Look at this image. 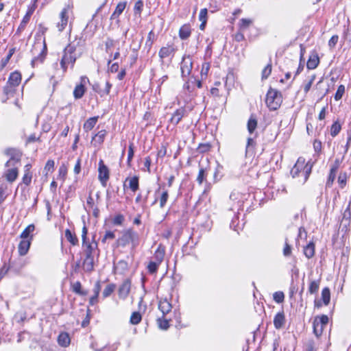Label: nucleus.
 <instances>
[{"instance_id":"1","label":"nucleus","mask_w":351,"mask_h":351,"mask_svg":"<svg viewBox=\"0 0 351 351\" xmlns=\"http://www.w3.org/2000/svg\"><path fill=\"white\" fill-rule=\"evenodd\" d=\"M84 40L82 38H75L64 48L60 61V66L64 71H66L69 64L71 67H73L77 58L82 54V50L80 47L84 45Z\"/></svg>"},{"instance_id":"2","label":"nucleus","mask_w":351,"mask_h":351,"mask_svg":"<svg viewBox=\"0 0 351 351\" xmlns=\"http://www.w3.org/2000/svg\"><path fill=\"white\" fill-rule=\"evenodd\" d=\"M311 165L308 163L305 164V159L300 157L293 167L291 170V175L293 178L303 177L302 182L304 183L308 180L309 175L311 172Z\"/></svg>"},{"instance_id":"3","label":"nucleus","mask_w":351,"mask_h":351,"mask_svg":"<svg viewBox=\"0 0 351 351\" xmlns=\"http://www.w3.org/2000/svg\"><path fill=\"white\" fill-rule=\"evenodd\" d=\"M117 243L119 245L125 247L131 243L133 248L136 247L139 243V235L132 228H129L123 231L121 237H120Z\"/></svg>"},{"instance_id":"4","label":"nucleus","mask_w":351,"mask_h":351,"mask_svg":"<svg viewBox=\"0 0 351 351\" xmlns=\"http://www.w3.org/2000/svg\"><path fill=\"white\" fill-rule=\"evenodd\" d=\"M282 102V96L280 91L270 88L266 95L265 103L270 110H278Z\"/></svg>"},{"instance_id":"5","label":"nucleus","mask_w":351,"mask_h":351,"mask_svg":"<svg viewBox=\"0 0 351 351\" xmlns=\"http://www.w3.org/2000/svg\"><path fill=\"white\" fill-rule=\"evenodd\" d=\"M5 154L10 157L9 160L5 163L6 167L12 166H18L20 165L22 153L14 148H9L5 150Z\"/></svg>"},{"instance_id":"6","label":"nucleus","mask_w":351,"mask_h":351,"mask_svg":"<svg viewBox=\"0 0 351 351\" xmlns=\"http://www.w3.org/2000/svg\"><path fill=\"white\" fill-rule=\"evenodd\" d=\"M98 165V179L101 185L105 187L106 186L107 182L110 178V171L108 167L104 164L103 160H100L99 161Z\"/></svg>"},{"instance_id":"7","label":"nucleus","mask_w":351,"mask_h":351,"mask_svg":"<svg viewBox=\"0 0 351 351\" xmlns=\"http://www.w3.org/2000/svg\"><path fill=\"white\" fill-rule=\"evenodd\" d=\"M37 49H40V52L39 53L38 56H36L32 60V65H34V64L36 61L39 60L40 62H43L45 58V53L47 51V46H46L45 39L42 42L37 41L34 43V45L33 46V51L37 50Z\"/></svg>"},{"instance_id":"8","label":"nucleus","mask_w":351,"mask_h":351,"mask_svg":"<svg viewBox=\"0 0 351 351\" xmlns=\"http://www.w3.org/2000/svg\"><path fill=\"white\" fill-rule=\"evenodd\" d=\"M193 68L192 58L190 56H184L181 62V72L182 77L189 76Z\"/></svg>"},{"instance_id":"9","label":"nucleus","mask_w":351,"mask_h":351,"mask_svg":"<svg viewBox=\"0 0 351 351\" xmlns=\"http://www.w3.org/2000/svg\"><path fill=\"white\" fill-rule=\"evenodd\" d=\"M111 87L112 84L108 81L105 82L103 87L99 83H95L93 85V90L97 93L101 97L108 95Z\"/></svg>"},{"instance_id":"10","label":"nucleus","mask_w":351,"mask_h":351,"mask_svg":"<svg viewBox=\"0 0 351 351\" xmlns=\"http://www.w3.org/2000/svg\"><path fill=\"white\" fill-rule=\"evenodd\" d=\"M131 288V281L129 279H125L119 288L118 293L120 298L125 299Z\"/></svg>"},{"instance_id":"11","label":"nucleus","mask_w":351,"mask_h":351,"mask_svg":"<svg viewBox=\"0 0 351 351\" xmlns=\"http://www.w3.org/2000/svg\"><path fill=\"white\" fill-rule=\"evenodd\" d=\"M60 21L57 23V27L60 32L63 31L68 23L69 19V10L68 8H64L60 14Z\"/></svg>"},{"instance_id":"12","label":"nucleus","mask_w":351,"mask_h":351,"mask_svg":"<svg viewBox=\"0 0 351 351\" xmlns=\"http://www.w3.org/2000/svg\"><path fill=\"white\" fill-rule=\"evenodd\" d=\"M186 109L183 107L177 109L172 114L170 119V123L174 125H176L185 116Z\"/></svg>"},{"instance_id":"13","label":"nucleus","mask_w":351,"mask_h":351,"mask_svg":"<svg viewBox=\"0 0 351 351\" xmlns=\"http://www.w3.org/2000/svg\"><path fill=\"white\" fill-rule=\"evenodd\" d=\"M84 247V254L85 257H94V254L97 249V243L95 241L92 243H85Z\"/></svg>"},{"instance_id":"14","label":"nucleus","mask_w":351,"mask_h":351,"mask_svg":"<svg viewBox=\"0 0 351 351\" xmlns=\"http://www.w3.org/2000/svg\"><path fill=\"white\" fill-rule=\"evenodd\" d=\"M175 51L176 49L173 46L167 45L166 47H162L160 49L158 52V56L161 61L162 62L165 58L170 57L171 56H173L174 55Z\"/></svg>"},{"instance_id":"15","label":"nucleus","mask_w":351,"mask_h":351,"mask_svg":"<svg viewBox=\"0 0 351 351\" xmlns=\"http://www.w3.org/2000/svg\"><path fill=\"white\" fill-rule=\"evenodd\" d=\"M286 319L284 311L278 312L274 317V325L276 329L282 328L285 324Z\"/></svg>"},{"instance_id":"16","label":"nucleus","mask_w":351,"mask_h":351,"mask_svg":"<svg viewBox=\"0 0 351 351\" xmlns=\"http://www.w3.org/2000/svg\"><path fill=\"white\" fill-rule=\"evenodd\" d=\"M18 166H12L5 172V177L10 182H13L18 177Z\"/></svg>"},{"instance_id":"17","label":"nucleus","mask_w":351,"mask_h":351,"mask_svg":"<svg viewBox=\"0 0 351 351\" xmlns=\"http://www.w3.org/2000/svg\"><path fill=\"white\" fill-rule=\"evenodd\" d=\"M31 245V238L29 239H22L18 247V252L20 256H25L29 251Z\"/></svg>"},{"instance_id":"18","label":"nucleus","mask_w":351,"mask_h":351,"mask_svg":"<svg viewBox=\"0 0 351 351\" xmlns=\"http://www.w3.org/2000/svg\"><path fill=\"white\" fill-rule=\"evenodd\" d=\"M88 79L86 77H82V83H84ZM85 93V88L82 84L77 85L73 90V96L76 99L82 98Z\"/></svg>"},{"instance_id":"19","label":"nucleus","mask_w":351,"mask_h":351,"mask_svg":"<svg viewBox=\"0 0 351 351\" xmlns=\"http://www.w3.org/2000/svg\"><path fill=\"white\" fill-rule=\"evenodd\" d=\"M25 262L22 259H18L12 261L10 264V270L14 274H19L22 269L25 267Z\"/></svg>"},{"instance_id":"20","label":"nucleus","mask_w":351,"mask_h":351,"mask_svg":"<svg viewBox=\"0 0 351 351\" xmlns=\"http://www.w3.org/2000/svg\"><path fill=\"white\" fill-rule=\"evenodd\" d=\"M21 82V75L18 71H14L10 73L8 84H10L11 86L16 87L19 85Z\"/></svg>"},{"instance_id":"21","label":"nucleus","mask_w":351,"mask_h":351,"mask_svg":"<svg viewBox=\"0 0 351 351\" xmlns=\"http://www.w3.org/2000/svg\"><path fill=\"white\" fill-rule=\"evenodd\" d=\"M94 257H85L82 263V269L85 272L90 273L94 270Z\"/></svg>"},{"instance_id":"22","label":"nucleus","mask_w":351,"mask_h":351,"mask_svg":"<svg viewBox=\"0 0 351 351\" xmlns=\"http://www.w3.org/2000/svg\"><path fill=\"white\" fill-rule=\"evenodd\" d=\"M191 34V27L189 23L183 25L179 30V37L182 40H186Z\"/></svg>"},{"instance_id":"23","label":"nucleus","mask_w":351,"mask_h":351,"mask_svg":"<svg viewBox=\"0 0 351 351\" xmlns=\"http://www.w3.org/2000/svg\"><path fill=\"white\" fill-rule=\"evenodd\" d=\"M107 132L105 130L99 131L92 138V143L94 146H97L103 143Z\"/></svg>"},{"instance_id":"24","label":"nucleus","mask_w":351,"mask_h":351,"mask_svg":"<svg viewBox=\"0 0 351 351\" xmlns=\"http://www.w3.org/2000/svg\"><path fill=\"white\" fill-rule=\"evenodd\" d=\"M171 308L172 306L171 303L167 299L159 302L158 308L162 313L163 317L171 311Z\"/></svg>"},{"instance_id":"25","label":"nucleus","mask_w":351,"mask_h":351,"mask_svg":"<svg viewBox=\"0 0 351 351\" xmlns=\"http://www.w3.org/2000/svg\"><path fill=\"white\" fill-rule=\"evenodd\" d=\"M58 342L60 346L66 347L70 344V337L66 332H62L58 337Z\"/></svg>"},{"instance_id":"26","label":"nucleus","mask_w":351,"mask_h":351,"mask_svg":"<svg viewBox=\"0 0 351 351\" xmlns=\"http://www.w3.org/2000/svg\"><path fill=\"white\" fill-rule=\"evenodd\" d=\"M319 62L317 55L311 56L307 61L306 66L308 69H315Z\"/></svg>"},{"instance_id":"27","label":"nucleus","mask_w":351,"mask_h":351,"mask_svg":"<svg viewBox=\"0 0 351 351\" xmlns=\"http://www.w3.org/2000/svg\"><path fill=\"white\" fill-rule=\"evenodd\" d=\"M126 6V2H120L117 4L116 9L114 12L112 13V14L110 16V19H114L116 18H118L119 15L123 12V11L125 10Z\"/></svg>"},{"instance_id":"28","label":"nucleus","mask_w":351,"mask_h":351,"mask_svg":"<svg viewBox=\"0 0 351 351\" xmlns=\"http://www.w3.org/2000/svg\"><path fill=\"white\" fill-rule=\"evenodd\" d=\"M34 229H35V226L34 224L29 225L27 227H26V228L21 234V236H20L21 238L22 239H25V240L29 239L30 238L32 239V236H31L30 234L34 231Z\"/></svg>"},{"instance_id":"29","label":"nucleus","mask_w":351,"mask_h":351,"mask_svg":"<svg viewBox=\"0 0 351 351\" xmlns=\"http://www.w3.org/2000/svg\"><path fill=\"white\" fill-rule=\"evenodd\" d=\"M304 254L306 258H311L315 254V245L313 243H309L304 248Z\"/></svg>"},{"instance_id":"30","label":"nucleus","mask_w":351,"mask_h":351,"mask_svg":"<svg viewBox=\"0 0 351 351\" xmlns=\"http://www.w3.org/2000/svg\"><path fill=\"white\" fill-rule=\"evenodd\" d=\"M65 237L66 240L73 245H76L78 244V239L76 235L72 233L71 231L69 229L65 230Z\"/></svg>"},{"instance_id":"31","label":"nucleus","mask_w":351,"mask_h":351,"mask_svg":"<svg viewBox=\"0 0 351 351\" xmlns=\"http://www.w3.org/2000/svg\"><path fill=\"white\" fill-rule=\"evenodd\" d=\"M199 170L197 177V181L199 183V184H202L204 180L206 177L207 168L204 167L201 163H199Z\"/></svg>"},{"instance_id":"32","label":"nucleus","mask_w":351,"mask_h":351,"mask_svg":"<svg viewBox=\"0 0 351 351\" xmlns=\"http://www.w3.org/2000/svg\"><path fill=\"white\" fill-rule=\"evenodd\" d=\"M97 121V117H94L89 118L84 124V129L86 131H90L91 130L95 125H96Z\"/></svg>"},{"instance_id":"33","label":"nucleus","mask_w":351,"mask_h":351,"mask_svg":"<svg viewBox=\"0 0 351 351\" xmlns=\"http://www.w3.org/2000/svg\"><path fill=\"white\" fill-rule=\"evenodd\" d=\"M126 180L129 181V187L133 192H135L138 189V178L137 176H134L130 179L127 178Z\"/></svg>"},{"instance_id":"34","label":"nucleus","mask_w":351,"mask_h":351,"mask_svg":"<svg viewBox=\"0 0 351 351\" xmlns=\"http://www.w3.org/2000/svg\"><path fill=\"white\" fill-rule=\"evenodd\" d=\"M322 299L324 304L327 306L330 303V291L329 288L325 287L322 291Z\"/></svg>"},{"instance_id":"35","label":"nucleus","mask_w":351,"mask_h":351,"mask_svg":"<svg viewBox=\"0 0 351 351\" xmlns=\"http://www.w3.org/2000/svg\"><path fill=\"white\" fill-rule=\"evenodd\" d=\"M15 51H16V49L14 47L11 48L9 50V52H8V55L6 56V57H5L4 58H3L1 60V64H0L1 69H3L7 65V64L9 62L10 58H12L13 54L15 53Z\"/></svg>"},{"instance_id":"36","label":"nucleus","mask_w":351,"mask_h":351,"mask_svg":"<svg viewBox=\"0 0 351 351\" xmlns=\"http://www.w3.org/2000/svg\"><path fill=\"white\" fill-rule=\"evenodd\" d=\"M313 333L317 337H319L322 335L325 326L319 324L317 322L313 321Z\"/></svg>"},{"instance_id":"37","label":"nucleus","mask_w":351,"mask_h":351,"mask_svg":"<svg viewBox=\"0 0 351 351\" xmlns=\"http://www.w3.org/2000/svg\"><path fill=\"white\" fill-rule=\"evenodd\" d=\"M116 285L113 283L108 284L104 289L102 295L104 298L109 297L115 290Z\"/></svg>"},{"instance_id":"38","label":"nucleus","mask_w":351,"mask_h":351,"mask_svg":"<svg viewBox=\"0 0 351 351\" xmlns=\"http://www.w3.org/2000/svg\"><path fill=\"white\" fill-rule=\"evenodd\" d=\"M141 314L139 312H134L131 315L130 322L132 325H136L141 322Z\"/></svg>"},{"instance_id":"39","label":"nucleus","mask_w":351,"mask_h":351,"mask_svg":"<svg viewBox=\"0 0 351 351\" xmlns=\"http://www.w3.org/2000/svg\"><path fill=\"white\" fill-rule=\"evenodd\" d=\"M319 288V280H313L310 282L308 292L310 294L316 293Z\"/></svg>"},{"instance_id":"40","label":"nucleus","mask_w":351,"mask_h":351,"mask_svg":"<svg viewBox=\"0 0 351 351\" xmlns=\"http://www.w3.org/2000/svg\"><path fill=\"white\" fill-rule=\"evenodd\" d=\"M252 23V20L250 19H241L240 20L239 26L241 31H244L249 27Z\"/></svg>"},{"instance_id":"41","label":"nucleus","mask_w":351,"mask_h":351,"mask_svg":"<svg viewBox=\"0 0 351 351\" xmlns=\"http://www.w3.org/2000/svg\"><path fill=\"white\" fill-rule=\"evenodd\" d=\"M257 127V121L256 119L251 117L247 121V130L250 134L253 133L255 129Z\"/></svg>"},{"instance_id":"42","label":"nucleus","mask_w":351,"mask_h":351,"mask_svg":"<svg viewBox=\"0 0 351 351\" xmlns=\"http://www.w3.org/2000/svg\"><path fill=\"white\" fill-rule=\"evenodd\" d=\"M164 256H165L164 250L158 249L154 253V258L155 259L154 261L160 264L164 258Z\"/></svg>"},{"instance_id":"43","label":"nucleus","mask_w":351,"mask_h":351,"mask_svg":"<svg viewBox=\"0 0 351 351\" xmlns=\"http://www.w3.org/2000/svg\"><path fill=\"white\" fill-rule=\"evenodd\" d=\"M271 69V63L269 62L262 71V80H265L270 75Z\"/></svg>"},{"instance_id":"44","label":"nucleus","mask_w":351,"mask_h":351,"mask_svg":"<svg viewBox=\"0 0 351 351\" xmlns=\"http://www.w3.org/2000/svg\"><path fill=\"white\" fill-rule=\"evenodd\" d=\"M168 198H169L168 191L167 190L162 191V193L159 198L160 208H163L165 206Z\"/></svg>"},{"instance_id":"45","label":"nucleus","mask_w":351,"mask_h":351,"mask_svg":"<svg viewBox=\"0 0 351 351\" xmlns=\"http://www.w3.org/2000/svg\"><path fill=\"white\" fill-rule=\"evenodd\" d=\"M347 174L346 172H341L338 177V183L341 188H343L346 184Z\"/></svg>"},{"instance_id":"46","label":"nucleus","mask_w":351,"mask_h":351,"mask_svg":"<svg viewBox=\"0 0 351 351\" xmlns=\"http://www.w3.org/2000/svg\"><path fill=\"white\" fill-rule=\"evenodd\" d=\"M314 321L317 322L319 324L326 326L328 323V317L326 315L317 316L315 317Z\"/></svg>"},{"instance_id":"47","label":"nucleus","mask_w":351,"mask_h":351,"mask_svg":"<svg viewBox=\"0 0 351 351\" xmlns=\"http://www.w3.org/2000/svg\"><path fill=\"white\" fill-rule=\"evenodd\" d=\"M341 130V125L337 122L334 123L330 129V134L332 136H337Z\"/></svg>"},{"instance_id":"48","label":"nucleus","mask_w":351,"mask_h":351,"mask_svg":"<svg viewBox=\"0 0 351 351\" xmlns=\"http://www.w3.org/2000/svg\"><path fill=\"white\" fill-rule=\"evenodd\" d=\"M158 322L159 328L161 329L167 330L169 327V320L165 319L163 316L162 318L158 319Z\"/></svg>"},{"instance_id":"49","label":"nucleus","mask_w":351,"mask_h":351,"mask_svg":"<svg viewBox=\"0 0 351 351\" xmlns=\"http://www.w3.org/2000/svg\"><path fill=\"white\" fill-rule=\"evenodd\" d=\"M345 92V87L343 85H340L339 86L338 88H337V90L335 95V99L336 101H339L340 100L343 95V93Z\"/></svg>"},{"instance_id":"50","label":"nucleus","mask_w":351,"mask_h":351,"mask_svg":"<svg viewBox=\"0 0 351 351\" xmlns=\"http://www.w3.org/2000/svg\"><path fill=\"white\" fill-rule=\"evenodd\" d=\"M154 39V34L153 31H150L148 34L147 38L145 43V45L148 47L149 49H151Z\"/></svg>"},{"instance_id":"51","label":"nucleus","mask_w":351,"mask_h":351,"mask_svg":"<svg viewBox=\"0 0 351 351\" xmlns=\"http://www.w3.org/2000/svg\"><path fill=\"white\" fill-rule=\"evenodd\" d=\"M335 178H336V173L330 171L328 180L326 183V186L328 187V188L331 187V186L332 185V184L335 180Z\"/></svg>"},{"instance_id":"52","label":"nucleus","mask_w":351,"mask_h":351,"mask_svg":"<svg viewBox=\"0 0 351 351\" xmlns=\"http://www.w3.org/2000/svg\"><path fill=\"white\" fill-rule=\"evenodd\" d=\"M159 265L160 264L158 263H156L155 261H151L147 267L149 271L152 274L156 272Z\"/></svg>"},{"instance_id":"53","label":"nucleus","mask_w":351,"mask_h":351,"mask_svg":"<svg viewBox=\"0 0 351 351\" xmlns=\"http://www.w3.org/2000/svg\"><path fill=\"white\" fill-rule=\"evenodd\" d=\"M208 10L206 8H203L200 10L199 14V20L200 21H207Z\"/></svg>"},{"instance_id":"54","label":"nucleus","mask_w":351,"mask_h":351,"mask_svg":"<svg viewBox=\"0 0 351 351\" xmlns=\"http://www.w3.org/2000/svg\"><path fill=\"white\" fill-rule=\"evenodd\" d=\"M284 293L281 291L276 292L274 294V300L278 303L282 302L284 300Z\"/></svg>"},{"instance_id":"55","label":"nucleus","mask_w":351,"mask_h":351,"mask_svg":"<svg viewBox=\"0 0 351 351\" xmlns=\"http://www.w3.org/2000/svg\"><path fill=\"white\" fill-rule=\"evenodd\" d=\"M14 86H11L10 84H7L3 88V93L6 95H10L11 94H13L14 92Z\"/></svg>"},{"instance_id":"56","label":"nucleus","mask_w":351,"mask_h":351,"mask_svg":"<svg viewBox=\"0 0 351 351\" xmlns=\"http://www.w3.org/2000/svg\"><path fill=\"white\" fill-rule=\"evenodd\" d=\"M82 285L80 282H76L73 285V291L80 295H84V293L81 291Z\"/></svg>"},{"instance_id":"57","label":"nucleus","mask_w":351,"mask_h":351,"mask_svg":"<svg viewBox=\"0 0 351 351\" xmlns=\"http://www.w3.org/2000/svg\"><path fill=\"white\" fill-rule=\"evenodd\" d=\"M291 254V247L286 241L285 247L283 248V255L285 256H289Z\"/></svg>"},{"instance_id":"58","label":"nucleus","mask_w":351,"mask_h":351,"mask_svg":"<svg viewBox=\"0 0 351 351\" xmlns=\"http://www.w3.org/2000/svg\"><path fill=\"white\" fill-rule=\"evenodd\" d=\"M114 40L112 38H108L105 42L106 50L108 53L110 49L114 46Z\"/></svg>"},{"instance_id":"59","label":"nucleus","mask_w":351,"mask_h":351,"mask_svg":"<svg viewBox=\"0 0 351 351\" xmlns=\"http://www.w3.org/2000/svg\"><path fill=\"white\" fill-rule=\"evenodd\" d=\"M115 237V234L113 232L106 231L105 235L104 236L101 241L105 243L108 239H113Z\"/></svg>"},{"instance_id":"60","label":"nucleus","mask_w":351,"mask_h":351,"mask_svg":"<svg viewBox=\"0 0 351 351\" xmlns=\"http://www.w3.org/2000/svg\"><path fill=\"white\" fill-rule=\"evenodd\" d=\"M124 221V217L122 215H117L113 219V223L115 225H121Z\"/></svg>"},{"instance_id":"61","label":"nucleus","mask_w":351,"mask_h":351,"mask_svg":"<svg viewBox=\"0 0 351 351\" xmlns=\"http://www.w3.org/2000/svg\"><path fill=\"white\" fill-rule=\"evenodd\" d=\"M31 180H32V173H25L23 177V182L25 185L28 186L30 184Z\"/></svg>"},{"instance_id":"62","label":"nucleus","mask_w":351,"mask_h":351,"mask_svg":"<svg viewBox=\"0 0 351 351\" xmlns=\"http://www.w3.org/2000/svg\"><path fill=\"white\" fill-rule=\"evenodd\" d=\"M315 75H312L311 77V79L308 81V82L305 84V86L304 87V91L305 93H308L309 91V90L311 88L312 84H313V81L315 80Z\"/></svg>"},{"instance_id":"63","label":"nucleus","mask_w":351,"mask_h":351,"mask_svg":"<svg viewBox=\"0 0 351 351\" xmlns=\"http://www.w3.org/2000/svg\"><path fill=\"white\" fill-rule=\"evenodd\" d=\"M339 37L337 35L332 36L328 41V46L331 48L334 47L338 42Z\"/></svg>"},{"instance_id":"64","label":"nucleus","mask_w":351,"mask_h":351,"mask_svg":"<svg viewBox=\"0 0 351 351\" xmlns=\"http://www.w3.org/2000/svg\"><path fill=\"white\" fill-rule=\"evenodd\" d=\"M29 20L30 18H29L28 16L25 15L19 27L18 30L23 29L25 27L27 23L29 21Z\"/></svg>"}]
</instances>
